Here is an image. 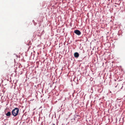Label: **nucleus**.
Masks as SVG:
<instances>
[{
    "instance_id": "1",
    "label": "nucleus",
    "mask_w": 125,
    "mask_h": 125,
    "mask_svg": "<svg viewBox=\"0 0 125 125\" xmlns=\"http://www.w3.org/2000/svg\"><path fill=\"white\" fill-rule=\"evenodd\" d=\"M19 112V109L17 108H15L12 111V114L14 116H16L18 115Z\"/></svg>"
},
{
    "instance_id": "2",
    "label": "nucleus",
    "mask_w": 125,
    "mask_h": 125,
    "mask_svg": "<svg viewBox=\"0 0 125 125\" xmlns=\"http://www.w3.org/2000/svg\"><path fill=\"white\" fill-rule=\"evenodd\" d=\"M74 32L78 35H80L81 34V32L79 30H74Z\"/></svg>"
},
{
    "instance_id": "3",
    "label": "nucleus",
    "mask_w": 125,
    "mask_h": 125,
    "mask_svg": "<svg viewBox=\"0 0 125 125\" xmlns=\"http://www.w3.org/2000/svg\"><path fill=\"white\" fill-rule=\"evenodd\" d=\"M74 56L75 57L77 58L79 57V55L78 52H76L74 54Z\"/></svg>"
},
{
    "instance_id": "4",
    "label": "nucleus",
    "mask_w": 125,
    "mask_h": 125,
    "mask_svg": "<svg viewBox=\"0 0 125 125\" xmlns=\"http://www.w3.org/2000/svg\"><path fill=\"white\" fill-rule=\"evenodd\" d=\"M10 112H8L6 114V115L7 116H9L10 115Z\"/></svg>"
},
{
    "instance_id": "5",
    "label": "nucleus",
    "mask_w": 125,
    "mask_h": 125,
    "mask_svg": "<svg viewBox=\"0 0 125 125\" xmlns=\"http://www.w3.org/2000/svg\"><path fill=\"white\" fill-rule=\"evenodd\" d=\"M53 125H55V124H53Z\"/></svg>"
}]
</instances>
